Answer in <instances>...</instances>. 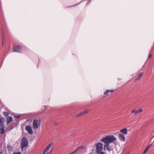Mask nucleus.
I'll return each instance as SVG.
<instances>
[{"label": "nucleus", "mask_w": 154, "mask_h": 154, "mask_svg": "<svg viewBox=\"0 0 154 154\" xmlns=\"http://www.w3.org/2000/svg\"><path fill=\"white\" fill-rule=\"evenodd\" d=\"M116 140V138L113 135L107 136L100 140L104 143V149L110 151V149L109 147V144L112 143Z\"/></svg>", "instance_id": "nucleus-1"}, {"label": "nucleus", "mask_w": 154, "mask_h": 154, "mask_svg": "<svg viewBox=\"0 0 154 154\" xmlns=\"http://www.w3.org/2000/svg\"><path fill=\"white\" fill-rule=\"evenodd\" d=\"M54 144L53 143L49 144L45 149L42 154H50L53 149Z\"/></svg>", "instance_id": "nucleus-2"}, {"label": "nucleus", "mask_w": 154, "mask_h": 154, "mask_svg": "<svg viewBox=\"0 0 154 154\" xmlns=\"http://www.w3.org/2000/svg\"><path fill=\"white\" fill-rule=\"evenodd\" d=\"M28 143L29 142L27 138L25 137H23L21 140L20 144L22 150L23 148L28 146Z\"/></svg>", "instance_id": "nucleus-3"}, {"label": "nucleus", "mask_w": 154, "mask_h": 154, "mask_svg": "<svg viewBox=\"0 0 154 154\" xmlns=\"http://www.w3.org/2000/svg\"><path fill=\"white\" fill-rule=\"evenodd\" d=\"M96 151L97 153H99L103 150V144L100 142L97 143L96 144Z\"/></svg>", "instance_id": "nucleus-4"}, {"label": "nucleus", "mask_w": 154, "mask_h": 154, "mask_svg": "<svg viewBox=\"0 0 154 154\" xmlns=\"http://www.w3.org/2000/svg\"><path fill=\"white\" fill-rule=\"evenodd\" d=\"M40 126V121L38 120H34L33 122V128L34 129H36Z\"/></svg>", "instance_id": "nucleus-5"}, {"label": "nucleus", "mask_w": 154, "mask_h": 154, "mask_svg": "<svg viewBox=\"0 0 154 154\" xmlns=\"http://www.w3.org/2000/svg\"><path fill=\"white\" fill-rule=\"evenodd\" d=\"M114 91V90H106V91L104 92V94H105L106 96H107L109 95H110L112 94Z\"/></svg>", "instance_id": "nucleus-6"}, {"label": "nucleus", "mask_w": 154, "mask_h": 154, "mask_svg": "<svg viewBox=\"0 0 154 154\" xmlns=\"http://www.w3.org/2000/svg\"><path fill=\"white\" fill-rule=\"evenodd\" d=\"M25 129L27 131L29 134H33V131L32 128L30 126H26L25 128Z\"/></svg>", "instance_id": "nucleus-7"}, {"label": "nucleus", "mask_w": 154, "mask_h": 154, "mask_svg": "<svg viewBox=\"0 0 154 154\" xmlns=\"http://www.w3.org/2000/svg\"><path fill=\"white\" fill-rule=\"evenodd\" d=\"M142 111L143 110L141 109H140L138 110H133L131 111V113H133L134 115H136L142 112Z\"/></svg>", "instance_id": "nucleus-8"}, {"label": "nucleus", "mask_w": 154, "mask_h": 154, "mask_svg": "<svg viewBox=\"0 0 154 154\" xmlns=\"http://www.w3.org/2000/svg\"><path fill=\"white\" fill-rule=\"evenodd\" d=\"M21 51V47L20 46H17L14 48L13 52H20Z\"/></svg>", "instance_id": "nucleus-9"}, {"label": "nucleus", "mask_w": 154, "mask_h": 154, "mask_svg": "<svg viewBox=\"0 0 154 154\" xmlns=\"http://www.w3.org/2000/svg\"><path fill=\"white\" fill-rule=\"evenodd\" d=\"M118 137L120 140L122 141H125V138L124 135L121 134H119Z\"/></svg>", "instance_id": "nucleus-10"}, {"label": "nucleus", "mask_w": 154, "mask_h": 154, "mask_svg": "<svg viewBox=\"0 0 154 154\" xmlns=\"http://www.w3.org/2000/svg\"><path fill=\"white\" fill-rule=\"evenodd\" d=\"M143 74V72H140L137 75V78L135 80V82H136L137 81L141 79Z\"/></svg>", "instance_id": "nucleus-11"}, {"label": "nucleus", "mask_w": 154, "mask_h": 154, "mask_svg": "<svg viewBox=\"0 0 154 154\" xmlns=\"http://www.w3.org/2000/svg\"><path fill=\"white\" fill-rule=\"evenodd\" d=\"M4 128L5 127L3 125H0V133L1 134H3L5 132Z\"/></svg>", "instance_id": "nucleus-12"}, {"label": "nucleus", "mask_w": 154, "mask_h": 154, "mask_svg": "<svg viewBox=\"0 0 154 154\" xmlns=\"http://www.w3.org/2000/svg\"><path fill=\"white\" fill-rule=\"evenodd\" d=\"M13 120L11 117L7 116V125H8L10 123L12 122Z\"/></svg>", "instance_id": "nucleus-13"}, {"label": "nucleus", "mask_w": 154, "mask_h": 154, "mask_svg": "<svg viewBox=\"0 0 154 154\" xmlns=\"http://www.w3.org/2000/svg\"><path fill=\"white\" fill-rule=\"evenodd\" d=\"M120 132L124 134H127V129L126 128H125L120 130Z\"/></svg>", "instance_id": "nucleus-14"}, {"label": "nucleus", "mask_w": 154, "mask_h": 154, "mask_svg": "<svg viewBox=\"0 0 154 154\" xmlns=\"http://www.w3.org/2000/svg\"><path fill=\"white\" fill-rule=\"evenodd\" d=\"M151 145H149L148 146L146 147V149H145L144 152H143V154H144L146 152H147L149 148L151 146Z\"/></svg>", "instance_id": "nucleus-15"}, {"label": "nucleus", "mask_w": 154, "mask_h": 154, "mask_svg": "<svg viewBox=\"0 0 154 154\" xmlns=\"http://www.w3.org/2000/svg\"><path fill=\"white\" fill-rule=\"evenodd\" d=\"M4 119L3 118L1 117L0 118V123L1 125H2L4 123Z\"/></svg>", "instance_id": "nucleus-16"}, {"label": "nucleus", "mask_w": 154, "mask_h": 154, "mask_svg": "<svg viewBox=\"0 0 154 154\" xmlns=\"http://www.w3.org/2000/svg\"><path fill=\"white\" fill-rule=\"evenodd\" d=\"M3 114L5 116H7L9 115V113L8 112H3Z\"/></svg>", "instance_id": "nucleus-17"}, {"label": "nucleus", "mask_w": 154, "mask_h": 154, "mask_svg": "<svg viewBox=\"0 0 154 154\" xmlns=\"http://www.w3.org/2000/svg\"><path fill=\"white\" fill-rule=\"evenodd\" d=\"M89 111H88V110H85V111H84L83 112H81L82 114V115L87 113Z\"/></svg>", "instance_id": "nucleus-18"}, {"label": "nucleus", "mask_w": 154, "mask_h": 154, "mask_svg": "<svg viewBox=\"0 0 154 154\" xmlns=\"http://www.w3.org/2000/svg\"><path fill=\"white\" fill-rule=\"evenodd\" d=\"M82 115V112H81L80 113H78L75 116V117H79V116H81Z\"/></svg>", "instance_id": "nucleus-19"}, {"label": "nucleus", "mask_w": 154, "mask_h": 154, "mask_svg": "<svg viewBox=\"0 0 154 154\" xmlns=\"http://www.w3.org/2000/svg\"><path fill=\"white\" fill-rule=\"evenodd\" d=\"M14 117L17 119L19 118L20 117V115H14Z\"/></svg>", "instance_id": "nucleus-20"}, {"label": "nucleus", "mask_w": 154, "mask_h": 154, "mask_svg": "<svg viewBox=\"0 0 154 154\" xmlns=\"http://www.w3.org/2000/svg\"><path fill=\"white\" fill-rule=\"evenodd\" d=\"M97 154H106V152H100L99 153H97Z\"/></svg>", "instance_id": "nucleus-21"}, {"label": "nucleus", "mask_w": 154, "mask_h": 154, "mask_svg": "<svg viewBox=\"0 0 154 154\" xmlns=\"http://www.w3.org/2000/svg\"><path fill=\"white\" fill-rule=\"evenodd\" d=\"M14 154H21V153L20 152H16L14 153Z\"/></svg>", "instance_id": "nucleus-22"}, {"label": "nucleus", "mask_w": 154, "mask_h": 154, "mask_svg": "<svg viewBox=\"0 0 154 154\" xmlns=\"http://www.w3.org/2000/svg\"><path fill=\"white\" fill-rule=\"evenodd\" d=\"M152 56V55L151 54H150L149 56V58H150Z\"/></svg>", "instance_id": "nucleus-23"}, {"label": "nucleus", "mask_w": 154, "mask_h": 154, "mask_svg": "<svg viewBox=\"0 0 154 154\" xmlns=\"http://www.w3.org/2000/svg\"><path fill=\"white\" fill-rule=\"evenodd\" d=\"M3 152L2 151H0V154H2Z\"/></svg>", "instance_id": "nucleus-24"}]
</instances>
